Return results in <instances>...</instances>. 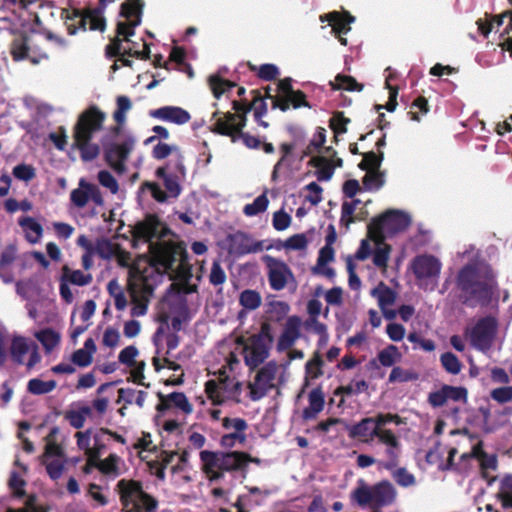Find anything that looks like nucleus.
I'll list each match as a JSON object with an SVG mask.
<instances>
[{"mask_svg":"<svg viewBox=\"0 0 512 512\" xmlns=\"http://www.w3.org/2000/svg\"><path fill=\"white\" fill-rule=\"evenodd\" d=\"M48 40L55 41L60 46L65 45V40L48 33L46 38L35 33H21L16 35L10 44V54L14 61L29 60L34 64L42 59H47L48 54L44 44Z\"/></svg>","mask_w":512,"mask_h":512,"instance_id":"6e6552de","label":"nucleus"},{"mask_svg":"<svg viewBox=\"0 0 512 512\" xmlns=\"http://www.w3.org/2000/svg\"><path fill=\"white\" fill-rule=\"evenodd\" d=\"M387 231V225L383 214L371 219L367 226V236L376 244L383 243L385 239L384 232Z\"/></svg>","mask_w":512,"mask_h":512,"instance_id":"c9c22d12","label":"nucleus"},{"mask_svg":"<svg viewBox=\"0 0 512 512\" xmlns=\"http://www.w3.org/2000/svg\"><path fill=\"white\" fill-rule=\"evenodd\" d=\"M208 83L216 99H219L221 95L225 94L236 86V83L226 80L216 74L209 76Z\"/></svg>","mask_w":512,"mask_h":512,"instance_id":"ea45409f","label":"nucleus"},{"mask_svg":"<svg viewBox=\"0 0 512 512\" xmlns=\"http://www.w3.org/2000/svg\"><path fill=\"white\" fill-rule=\"evenodd\" d=\"M151 155L155 160H164L170 155H173V159L181 157L182 163H184V155L177 145H169L164 142H158L152 149Z\"/></svg>","mask_w":512,"mask_h":512,"instance_id":"e433bc0d","label":"nucleus"},{"mask_svg":"<svg viewBox=\"0 0 512 512\" xmlns=\"http://www.w3.org/2000/svg\"><path fill=\"white\" fill-rule=\"evenodd\" d=\"M288 132L291 137L290 142L281 143L279 151L281 153L280 163L291 162L293 158L299 160L301 150L307 146L306 132L297 126H289Z\"/></svg>","mask_w":512,"mask_h":512,"instance_id":"f3484780","label":"nucleus"},{"mask_svg":"<svg viewBox=\"0 0 512 512\" xmlns=\"http://www.w3.org/2000/svg\"><path fill=\"white\" fill-rule=\"evenodd\" d=\"M372 418L375 421V425H377V430L379 431V434H381V432H393L392 430L385 428L387 424L395 423L399 425L401 423V418L398 414L378 413Z\"/></svg>","mask_w":512,"mask_h":512,"instance_id":"052dcab7","label":"nucleus"},{"mask_svg":"<svg viewBox=\"0 0 512 512\" xmlns=\"http://www.w3.org/2000/svg\"><path fill=\"white\" fill-rule=\"evenodd\" d=\"M417 375L409 370H404L401 367L397 366L394 367L389 375V382L395 383V382H408L412 380H416Z\"/></svg>","mask_w":512,"mask_h":512,"instance_id":"338daca9","label":"nucleus"},{"mask_svg":"<svg viewBox=\"0 0 512 512\" xmlns=\"http://www.w3.org/2000/svg\"><path fill=\"white\" fill-rule=\"evenodd\" d=\"M333 90L361 91L363 84H360L352 76L338 74L335 83H332Z\"/></svg>","mask_w":512,"mask_h":512,"instance_id":"49530a36","label":"nucleus"},{"mask_svg":"<svg viewBox=\"0 0 512 512\" xmlns=\"http://www.w3.org/2000/svg\"><path fill=\"white\" fill-rule=\"evenodd\" d=\"M366 189H379L384 185V173L379 170L367 171L362 179Z\"/></svg>","mask_w":512,"mask_h":512,"instance_id":"680f3d73","label":"nucleus"},{"mask_svg":"<svg viewBox=\"0 0 512 512\" xmlns=\"http://www.w3.org/2000/svg\"><path fill=\"white\" fill-rule=\"evenodd\" d=\"M322 366L323 360L319 352H315L313 357L305 365L306 374L310 375L312 378H318L323 374Z\"/></svg>","mask_w":512,"mask_h":512,"instance_id":"0e129e2a","label":"nucleus"},{"mask_svg":"<svg viewBox=\"0 0 512 512\" xmlns=\"http://www.w3.org/2000/svg\"><path fill=\"white\" fill-rule=\"evenodd\" d=\"M155 176L163 181L165 190L159 183L153 181H144L141 184V189L148 190L158 203H165L168 198L176 199L181 195L183 190L181 183L186 178V167L182 163L181 157L171 159L156 169Z\"/></svg>","mask_w":512,"mask_h":512,"instance_id":"20e7f679","label":"nucleus"},{"mask_svg":"<svg viewBox=\"0 0 512 512\" xmlns=\"http://www.w3.org/2000/svg\"><path fill=\"white\" fill-rule=\"evenodd\" d=\"M302 320L297 315L289 316L286 319L283 330L278 337L276 349L278 352H284L294 346L295 342L301 337Z\"/></svg>","mask_w":512,"mask_h":512,"instance_id":"aec40b11","label":"nucleus"},{"mask_svg":"<svg viewBox=\"0 0 512 512\" xmlns=\"http://www.w3.org/2000/svg\"><path fill=\"white\" fill-rule=\"evenodd\" d=\"M350 122L349 118L344 116L343 112H335L329 120V127L334 132L335 141H338L337 135L347 132V124Z\"/></svg>","mask_w":512,"mask_h":512,"instance_id":"6e6d98bb","label":"nucleus"},{"mask_svg":"<svg viewBox=\"0 0 512 512\" xmlns=\"http://www.w3.org/2000/svg\"><path fill=\"white\" fill-rule=\"evenodd\" d=\"M498 498L504 508H512V475L502 479Z\"/></svg>","mask_w":512,"mask_h":512,"instance_id":"5fc2aeb1","label":"nucleus"},{"mask_svg":"<svg viewBox=\"0 0 512 512\" xmlns=\"http://www.w3.org/2000/svg\"><path fill=\"white\" fill-rule=\"evenodd\" d=\"M232 251L238 255L256 253L263 250V242L255 240L244 232H237L231 238Z\"/></svg>","mask_w":512,"mask_h":512,"instance_id":"bb28decb","label":"nucleus"},{"mask_svg":"<svg viewBox=\"0 0 512 512\" xmlns=\"http://www.w3.org/2000/svg\"><path fill=\"white\" fill-rule=\"evenodd\" d=\"M261 296L259 292L246 289L241 292L239 302L240 305L248 310H255L261 305Z\"/></svg>","mask_w":512,"mask_h":512,"instance_id":"8fccbe9b","label":"nucleus"},{"mask_svg":"<svg viewBox=\"0 0 512 512\" xmlns=\"http://www.w3.org/2000/svg\"><path fill=\"white\" fill-rule=\"evenodd\" d=\"M26 481L16 471H12L8 480V487L12 491L14 498H23L26 496Z\"/></svg>","mask_w":512,"mask_h":512,"instance_id":"603ef678","label":"nucleus"},{"mask_svg":"<svg viewBox=\"0 0 512 512\" xmlns=\"http://www.w3.org/2000/svg\"><path fill=\"white\" fill-rule=\"evenodd\" d=\"M160 218L156 214H147L145 218L134 226V237L146 242L159 236L161 226Z\"/></svg>","mask_w":512,"mask_h":512,"instance_id":"a878e982","label":"nucleus"},{"mask_svg":"<svg viewBox=\"0 0 512 512\" xmlns=\"http://www.w3.org/2000/svg\"><path fill=\"white\" fill-rule=\"evenodd\" d=\"M440 363L445 371L452 375H457L462 370L461 361L452 352L442 353L440 356Z\"/></svg>","mask_w":512,"mask_h":512,"instance_id":"09e8293b","label":"nucleus"},{"mask_svg":"<svg viewBox=\"0 0 512 512\" xmlns=\"http://www.w3.org/2000/svg\"><path fill=\"white\" fill-rule=\"evenodd\" d=\"M92 415V408L84 405L78 410H68L65 412L64 418L69 424L76 429H80L84 426L86 417Z\"/></svg>","mask_w":512,"mask_h":512,"instance_id":"58836bf2","label":"nucleus"},{"mask_svg":"<svg viewBox=\"0 0 512 512\" xmlns=\"http://www.w3.org/2000/svg\"><path fill=\"white\" fill-rule=\"evenodd\" d=\"M277 365L275 362H268L260 368L254 378L255 385L264 387L267 391L273 388V380L276 377Z\"/></svg>","mask_w":512,"mask_h":512,"instance_id":"f704fd0d","label":"nucleus"},{"mask_svg":"<svg viewBox=\"0 0 512 512\" xmlns=\"http://www.w3.org/2000/svg\"><path fill=\"white\" fill-rule=\"evenodd\" d=\"M492 400L499 404H505L512 401V386H502L493 389L490 392Z\"/></svg>","mask_w":512,"mask_h":512,"instance_id":"774afa93","label":"nucleus"},{"mask_svg":"<svg viewBox=\"0 0 512 512\" xmlns=\"http://www.w3.org/2000/svg\"><path fill=\"white\" fill-rule=\"evenodd\" d=\"M456 284L462 304L470 308L488 307L498 297L496 273L488 264H467L458 272Z\"/></svg>","mask_w":512,"mask_h":512,"instance_id":"f257e3e1","label":"nucleus"},{"mask_svg":"<svg viewBox=\"0 0 512 512\" xmlns=\"http://www.w3.org/2000/svg\"><path fill=\"white\" fill-rule=\"evenodd\" d=\"M155 261L167 271L191 276L192 266L189 263V255L183 242H168L159 244L153 253Z\"/></svg>","mask_w":512,"mask_h":512,"instance_id":"9d476101","label":"nucleus"},{"mask_svg":"<svg viewBox=\"0 0 512 512\" xmlns=\"http://www.w3.org/2000/svg\"><path fill=\"white\" fill-rule=\"evenodd\" d=\"M290 306L287 302L273 300L267 304L266 319L263 322L281 323L288 315Z\"/></svg>","mask_w":512,"mask_h":512,"instance_id":"7c9ffc66","label":"nucleus"},{"mask_svg":"<svg viewBox=\"0 0 512 512\" xmlns=\"http://www.w3.org/2000/svg\"><path fill=\"white\" fill-rule=\"evenodd\" d=\"M308 164L317 168L316 176L319 181H328L334 174V166L332 160L324 156H313Z\"/></svg>","mask_w":512,"mask_h":512,"instance_id":"473e14b6","label":"nucleus"},{"mask_svg":"<svg viewBox=\"0 0 512 512\" xmlns=\"http://www.w3.org/2000/svg\"><path fill=\"white\" fill-rule=\"evenodd\" d=\"M345 430L351 439H357L364 443H370L375 438L378 442L386 446L387 461L381 465L386 470H393L399 464L400 441L394 432H381L377 430V425L372 417L361 419L358 423L349 424L346 422Z\"/></svg>","mask_w":512,"mask_h":512,"instance_id":"7ed1b4c3","label":"nucleus"},{"mask_svg":"<svg viewBox=\"0 0 512 512\" xmlns=\"http://www.w3.org/2000/svg\"><path fill=\"white\" fill-rule=\"evenodd\" d=\"M61 277L63 281L77 286L89 285L93 280L92 274H85L81 270H72L68 265H64L61 268Z\"/></svg>","mask_w":512,"mask_h":512,"instance_id":"72a5a7b5","label":"nucleus"},{"mask_svg":"<svg viewBox=\"0 0 512 512\" xmlns=\"http://www.w3.org/2000/svg\"><path fill=\"white\" fill-rule=\"evenodd\" d=\"M293 107L298 109L301 107L311 108L309 102L306 99V94L301 90H295L288 97H274L273 98V109H280L285 112Z\"/></svg>","mask_w":512,"mask_h":512,"instance_id":"cd10ccee","label":"nucleus"},{"mask_svg":"<svg viewBox=\"0 0 512 512\" xmlns=\"http://www.w3.org/2000/svg\"><path fill=\"white\" fill-rule=\"evenodd\" d=\"M144 7V0H128L120 5L119 16L125 21H118L116 24V36L105 47L107 58L127 56L124 54L125 49H122V42L132 43L130 38L134 36L135 28L141 24Z\"/></svg>","mask_w":512,"mask_h":512,"instance_id":"39448f33","label":"nucleus"},{"mask_svg":"<svg viewBox=\"0 0 512 512\" xmlns=\"http://www.w3.org/2000/svg\"><path fill=\"white\" fill-rule=\"evenodd\" d=\"M263 261L267 268V277L272 290H283L289 281L295 282L292 270L283 260L265 255Z\"/></svg>","mask_w":512,"mask_h":512,"instance_id":"dca6fc26","label":"nucleus"},{"mask_svg":"<svg viewBox=\"0 0 512 512\" xmlns=\"http://www.w3.org/2000/svg\"><path fill=\"white\" fill-rule=\"evenodd\" d=\"M36 337L45 349L49 351L55 348L60 341V335L50 328L41 330L37 333Z\"/></svg>","mask_w":512,"mask_h":512,"instance_id":"4d7b16f0","label":"nucleus"},{"mask_svg":"<svg viewBox=\"0 0 512 512\" xmlns=\"http://www.w3.org/2000/svg\"><path fill=\"white\" fill-rule=\"evenodd\" d=\"M56 386L55 380L43 381L39 378H33L28 381L27 390L34 395H43L53 391Z\"/></svg>","mask_w":512,"mask_h":512,"instance_id":"37998d69","label":"nucleus"},{"mask_svg":"<svg viewBox=\"0 0 512 512\" xmlns=\"http://www.w3.org/2000/svg\"><path fill=\"white\" fill-rule=\"evenodd\" d=\"M355 207L350 202H343L341 207V218L340 223L346 228H349L350 224L363 220V217L354 216Z\"/></svg>","mask_w":512,"mask_h":512,"instance_id":"e2e57ef3","label":"nucleus"},{"mask_svg":"<svg viewBox=\"0 0 512 512\" xmlns=\"http://www.w3.org/2000/svg\"><path fill=\"white\" fill-rule=\"evenodd\" d=\"M396 496V489L388 480L380 481L372 486L367 485L364 480H359L357 487L350 495L351 500L358 506L372 508L390 506L395 502Z\"/></svg>","mask_w":512,"mask_h":512,"instance_id":"1a4fd4ad","label":"nucleus"},{"mask_svg":"<svg viewBox=\"0 0 512 512\" xmlns=\"http://www.w3.org/2000/svg\"><path fill=\"white\" fill-rule=\"evenodd\" d=\"M231 379L225 369H220L217 380L211 379L205 383V393L213 405L225 402L224 392L230 391Z\"/></svg>","mask_w":512,"mask_h":512,"instance_id":"4be33fe9","label":"nucleus"},{"mask_svg":"<svg viewBox=\"0 0 512 512\" xmlns=\"http://www.w3.org/2000/svg\"><path fill=\"white\" fill-rule=\"evenodd\" d=\"M12 173L16 179L25 182L31 181L36 176L35 168L32 165L24 163L16 165Z\"/></svg>","mask_w":512,"mask_h":512,"instance_id":"69168bd1","label":"nucleus"},{"mask_svg":"<svg viewBox=\"0 0 512 512\" xmlns=\"http://www.w3.org/2000/svg\"><path fill=\"white\" fill-rule=\"evenodd\" d=\"M413 273L417 279L437 277L441 270V263L432 255H418L411 264Z\"/></svg>","mask_w":512,"mask_h":512,"instance_id":"5701e85b","label":"nucleus"},{"mask_svg":"<svg viewBox=\"0 0 512 512\" xmlns=\"http://www.w3.org/2000/svg\"><path fill=\"white\" fill-rule=\"evenodd\" d=\"M371 293L373 296H377L379 306L382 308L395 302V292L383 283L380 284L379 288H374Z\"/></svg>","mask_w":512,"mask_h":512,"instance_id":"3c124183","label":"nucleus"},{"mask_svg":"<svg viewBox=\"0 0 512 512\" xmlns=\"http://www.w3.org/2000/svg\"><path fill=\"white\" fill-rule=\"evenodd\" d=\"M249 69L255 72L257 77L264 81L275 80L280 74L279 68L271 63L262 64L259 67L249 63Z\"/></svg>","mask_w":512,"mask_h":512,"instance_id":"79ce46f5","label":"nucleus"},{"mask_svg":"<svg viewBox=\"0 0 512 512\" xmlns=\"http://www.w3.org/2000/svg\"><path fill=\"white\" fill-rule=\"evenodd\" d=\"M497 331V321L494 317L480 318L468 332L471 345L482 352L488 351Z\"/></svg>","mask_w":512,"mask_h":512,"instance_id":"2eb2a0df","label":"nucleus"},{"mask_svg":"<svg viewBox=\"0 0 512 512\" xmlns=\"http://www.w3.org/2000/svg\"><path fill=\"white\" fill-rule=\"evenodd\" d=\"M94 16L95 15L91 13V8L83 10L72 8L62 11V17L65 20V25L70 35H74L78 31H86L87 25H89V29L92 30Z\"/></svg>","mask_w":512,"mask_h":512,"instance_id":"6ab92c4d","label":"nucleus"},{"mask_svg":"<svg viewBox=\"0 0 512 512\" xmlns=\"http://www.w3.org/2000/svg\"><path fill=\"white\" fill-rule=\"evenodd\" d=\"M94 252L102 259H110L120 252V247L109 240H102L97 242Z\"/></svg>","mask_w":512,"mask_h":512,"instance_id":"bf43d9fd","label":"nucleus"},{"mask_svg":"<svg viewBox=\"0 0 512 512\" xmlns=\"http://www.w3.org/2000/svg\"><path fill=\"white\" fill-rule=\"evenodd\" d=\"M363 159L358 164L359 169L362 171H372V170H379V167L384 159V153L379 152L376 154L373 151H369L366 153H362Z\"/></svg>","mask_w":512,"mask_h":512,"instance_id":"c03bdc74","label":"nucleus"},{"mask_svg":"<svg viewBox=\"0 0 512 512\" xmlns=\"http://www.w3.org/2000/svg\"><path fill=\"white\" fill-rule=\"evenodd\" d=\"M250 94L252 96V101L250 102L251 110L254 111L255 120L260 121V118L265 116L268 111L265 96L258 89L252 90Z\"/></svg>","mask_w":512,"mask_h":512,"instance_id":"a18cd8bd","label":"nucleus"},{"mask_svg":"<svg viewBox=\"0 0 512 512\" xmlns=\"http://www.w3.org/2000/svg\"><path fill=\"white\" fill-rule=\"evenodd\" d=\"M308 402V407L304 408L302 412V418L306 421L316 419L317 415L324 409L325 397L320 386L309 392Z\"/></svg>","mask_w":512,"mask_h":512,"instance_id":"c85d7f7f","label":"nucleus"},{"mask_svg":"<svg viewBox=\"0 0 512 512\" xmlns=\"http://www.w3.org/2000/svg\"><path fill=\"white\" fill-rule=\"evenodd\" d=\"M401 358V354L395 345H388L377 354V360L384 367H391Z\"/></svg>","mask_w":512,"mask_h":512,"instance_id":"de8ad7c7","label":"nucleus"},{"mask_svg":"<svg viewBox=\"0 0 512 512\" xmlns=\"http://www.w3.org/2000/svg\"><path fill=\"white\" fill-rule=\"evenodd\" d=\"M202 471L209 481H218L224 477L225 472H245L252 456L246 452H214L202 450L200 452Z\"/></svg>","mask_w":512,"mask_h":512,"instance_id":"423d86ee","label":"nucleus"},{"mask_svg":"<svg viewBox=\"0 0 512 512\" xmlns=\"http://www.w3.org/2000/svg\"><path fill=\"white\" fill-rule=\"evenodd\" d=\"M386 225H387V232L389 233H398L406 230L410 223V217L398 210H388L383 213Z\"/></svg>","mask_w":512,"mask_h":512,"instance_id":"c756f323","label":"nucleus"},{"mask_svg":"<svg viewBox=\"0 0 512 512\" xmlns=\"http://www.w3.org/2000/svg\"><path fill=\"white\" fill-rule=\"evenodd\" d=\"M320 21H327L332 27V32L339 40L341 45H347V39L344 37L351 31V24L355 21V17L350 12L344 10L342 12L332 11L320 16Z\"/></svg>","mask_w":512,"mask_h":512,"instance_id":"a211bd4d","label":"nucleus"},{"mask_svg":"<svg viewBox=\"0 0 512 512\" xmlns=\"http://www.w3.org/2000/svg\"><path fill=\"white\" fill-rule=\"evenodd\" d=\"M466 398V388L445 384L439 390L430 392L427 401L432 407L438 408L445 405L448 400L458 402L465 401Z\"/></svg>","mask_w":512,"mask_h":512,"instance_id":"412c9836","label":"nucleus"},{"mask_svg":"<svg viewBox=\"0 0 512 512\" xmlns=\"http://www.w3.org/2000/svg\"><path fill=\"white\" fill-rule=\"evenodd\" d=\"M115 492L119 496L122 512H156L158 508V500L147 493L138 480L120 479Z\"/></svg>","mask_w":512,"mask_h":512,"instance_id":"0eeeda50","label":"nucleus"},{"mask_svg":"<svg viewBox=\"0 0 512 512\" xmlns=\"http://www.w3.org/2000/svg\"><path fill=\"white\" fill-rule=\"evenodd\" d=\"M135 147V139L126 137L121 142H112L104 146V159L117 174L126 172V162Z\"/></svg>","mask_w":512,"mask_h":512,"instance_id":"4468645a","label":"nucleus"},{"mask_svg":"<svg viewBox=\"0 0 512 512\" xmlns=\"http://www.w3.org/2000/svg\"><path fill=\"white\" fill-rule=\"evenodd\" d=\"M157 397L159 403L156 405V410L160 414H163L172 407L180 409L185 414H191L193 411L192 404L183 392H172L168 395L158 392Z\"/></svg>","mask_w":512,"mask_h":512,"instance_id":"b1692460","label":"nucleus"},{"mask_svg":"<svg viewBox=\"0 0 512 512\" xmlns=\"http://www.w3.org/2000/svg\"><path fill=\"white\" fill-rule=\"evenodd\" d=\"M149 115L155 119L171 122L176 125H183L190 121V113L178 106H163L151 110Z\"/></svg>","mask_w":512,"mask_h":512,"instance_id":"393cba45","label":"nucleus"},{"mask_svg":"<svg viewBox=\"0 0 512 512\" xmlns=\"http://www.w3.org/2000/svg\"><path fill=\"white\" fill-rule=\"evenodd\" d=\"M105 118L104 112L97 106L91 105L79 115L73 127L71 148L80 152L84 162L93 161L100 154V147L92 142V138L102 129Z\"/></svg>","mask_w":512,"mask_h":512,"instance_id":"f03ea898","label":"nucleus"},{"mask_svg":"<svg viewBox=\"0 0 512 512\" xmlns=\"http://www.w3.org/2000/svg\"><path fill=\"white\" fill-rule=\"evenodd\" d=\"M274 343L272 325L262 322L258 333L249 337L245 347L244 362L249 369L254 370L263 364L270 356V350Z\"/></svg>","mask_w":512,"mask_h":512,"instance_id":"9b49d317","label":"nucleus"},{"mask_svg":"<svg viewBox=\"0 0 512 512\" xmlns=\"http://www.w3.org/2000/svg\"><path fill=\"white\" fill-rule=\"evenodd\" d=\"M269 205V200L265 193L259 195L252 203L244 206L243 212L246 216H255L259 213L266 211Z\"/></svg>","mask_w":512,"mask_h":512,"instance_id":"864d4df0","label":"nucleus"},{"mask_svg":"<svg viewBox=\"0 0 512 512\" xmlns=\"http://www.w3.org/2000/svg\"><path fill=\"white\" fill-rule=\"evenodd\" d=\"M214 123L211 131L215 134L227 136L234 143L239 139V135L243 134L246 126L247 114H233L231 112H221L216 110L212 114Z\"/></svg>","mask_w":512,"mask_h":512,"instance_id":"ddd939ff","label":"nucleus"},{"mask_svg":"<svg viewBox=\"0 0 512 512\" xmlns=\"http://www.w3.org/2000/svg\"><path fill=\"white\" fill-rule=\"evenodd\" d=\"M326 142V130L323 127H318L313 138L308 142L304 150H301L299 161L302 162L306 157L311 156L316 151H319Z\"/></svg>","mask_w":512,"mask_h":512,"instance_id":"4c0bfd02","label":"nucleus"},{"mask_svg":"<svg viewBox=\"0 0 512 512\" xmlns=\"http://www.w3.org/2000/svg\"><path fill=\"white\" fill-rule=\"evenodd\" d=\"M154 284L150 277L143 272L130 273L127 291L133 304L132 317L144 316L147 313L150 298L153 296Z\"/></svg>","mask_w":512,"mask_h":512,"instance_id":"f8f14e48","label":"nucleus"},{"mask_svg":"<svg viewBox=\"0 0 512 512\" xmlns=\"http://www.w3.org/2000/svg\"><path fill=\"white\" fill-rule=\"evenodd\" d=\"M29 351V344L25 337L15 336L10 346V354L13 361L17 364H23V357Z\"/></svg>","mask_w":512,"mask_h":512,"instance_id":"a19ab883","label":"nucleus"},{"mask_svg":"<svg viewBox=\"0 0 512 512\" xmlns=\"http://www.w3.org/2000/svg\"><path fill=\"white\" fill-rule=\"evenodd\" d=\"M18 224L25 232L26 240L29 243L35 244L39 242L43 234V228L34 218L29 216L21 217Z\"/></svg>","mask_w":512,"mask_h":512,"instance_id":"2f4dec72","label":"nucleus"},{"mask_svg":"<svg viewBox=\"0 0 512 512\" xmlns=\"http://www.w3.org/2000/svg\"><path fill=\"white\" fill-rule=\"evenodd\" d=\"M117 109L113 113V118L116 123L120 126L126 120V112L129 111L132 107L131 100L129 97L121 95L116 99Z\"/></svg>","mask_w":512,"mask_h":512,"instance_id":"13d9d810","label":"nucleus"}]
</instances>
